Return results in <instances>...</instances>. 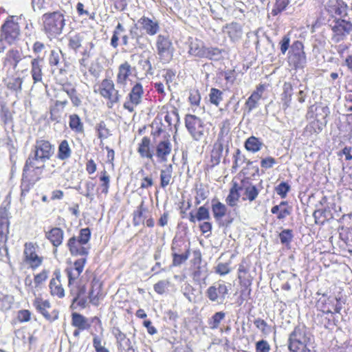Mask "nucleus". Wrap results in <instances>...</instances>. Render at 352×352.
I'll use <instances>...</instances> for the list:
<instances>
[{
	"label": "nucleus",
	"instance_id": "nucleus-1",
	"mask_svg": "<svg viewBox=\"0 0 352 352\" xmlns=\"http://www.w3.org/2000/svg\"><path fill=\"white\" fill-rule=\"evenodd\" d=\"M41 21V30L50 40L56 38L61 35L66 25L65 16L60 11L43 14Z\"/></svg>",
	"mask_w": 352,
	"mask_h": 352
},
{
	"label": "nucleus",
	"instance_id": "nucleus-2",
	"mask_svg": "<svg viewBox=\"0 0 352 352\" xmlns=\"http://www.w3.org/2000/svg\"><path fill=\"white\" fill-rule=\"evenodd\" d=\"M10 214L9 208L6 206H0V247L1 260L5 263H10L8 249L5 245L8 241V234L9 233Z\"/></svg>",
	"mask_w": 352,
	"mask_h": 352
},
{
	"label": "nucleus",
	"instance_id": "nucleus-3",
	"mask_svg": "<svg viewBox=\"0 0 352 352\" xmlns=\"http://www.w3.org/2000/svg\"><path fill=\"white\" fill-rule=\"evenodd\" d=\"M309 334L304 327H296L289 338V349L291 352H310Z\"/></svg>",
	"mask_w": 352,
	"mask_h": 352
},
{
	"label": "nucleus",
	"instance_id": "nucleus-4",
	"mask_svg": "<svg viewBox=\"0 0 352 352\" xmlns=\"http://www.w3.org/2000/svg\"><path fill=\"white\" fill-rule=\"evenodd\" d=\"M15 16H8L1 28L0 36L9 44L19 40L20 28Z\"/></svg>",
	"mask_w": 352,
	"mask_h": 352
},
{
	"label": "nucleus",
	"instance_id": "nucleus-5",
	"mask_svg": "<svg viewBox=\"0 0 352 352\" xmlns=\"http://www.w3.org/2000/svg\"><path fill=\"white\" fill-rule=\"evenodd\" d=\"M144 89L142 83L135 82L126 96L123 108L130 113L135 111V108L142 104L144 98Z\"/></svg>",
	"mask_w": 352,
	"mask_h": 352
},
{
	"label": "nucleus",
	"instance_id": "nucleus-6",
	"mask_svg": "<svg viewBox=\"0 0 352 352\" xmlns=\"http://www.w3.org/2000/svg\"><path fill=\"white\" fill-rule=\"evenodd\" d=\"M288 63L296 69L305 66L307 58L302 42L296 41L292 43L289 50Z\"/></svg>",
	"mask_w": 352,
	"mask_h": 352
},
{
	"label": "nucleus",
	"instance_id": "nucleus-7",
	"mask_svg": "<svg viewBox=\"0 0 352 352\" xmlns=\"http://www.w3.org/2000/svg\"><path fill=\"white\" fill-rule=\"evenodd\" d=\"M99 93L108 100L107 104L109 108H112L121 99L119 91L115 89V85L111 79L106 78L101 82Z\"/></svg>",
	"mask_w": 352,
	"mask_h": 352
},
{
	"label": "nucleus",
	"instance_id": "nucleus-8",
	"mask_svg": "<svg viewBox=\"0 0 352 352\" xmlns=\"http://www.w3.org/2000/svg\"><path fill=\"white\" fill-rule=\"evenodd\" d=\"M329 25L333 32L331 39L336 43L342 41L352 31V23L342 19H333Z\"/></svg>",
	"mask_w": 352,
	"mask_h": 352
},
{
	"label": "nucleus",
	"instance_id": "nucleus-9",
	"mask_svg": "<svg viewBox=\"0 0 352 352\" xmlns=\"http://www.w3.org/2000/svg\"><path fill=\"white\" fill-rule=\"evenodd\" d=\"M173 265L179 266L185 262L189 256V244L182 241L174 239L171 247Z\"/></svg>",
	"mask_w": 352,
	"mask_h": 352
},
{
	"label": "nucleus",
	"instance_id": "nucleus-10",
	"mask_svg": "<svg viewBox=\"0 0 352 352\" xmlns=\"http://www.w3.org/2000/svg\"><path fill=\"white\" fill-rule=\"evenodd\" d=\"M185 125L195 140H199L204 135V125L203 121L195 115L188 114L185 118Z\"/></svg>",
	"mask_w": 352,
	"mask_h": 352
},
{
	"label": "nucleus",
	"instance_id": "nucleus-11",
	"mask_svg": "<svg viewBox=\"0 0 352 352\" xmlns=\"http://www.w3.org/2000/svg\"><path fill=\"white\" fill-rule=\"evenodd\" d=\"M30 153L46 162L54 155V146L47 140H37Z\"/></svg>",
	"mask_w": 352,
	"mask_h": 352
},
{
	"label": "nucleus",
	"instance_id": "nucleus-12",
	"mask_svg": "<svg viewBox=\"0 0 352 352\" xmlns=\"http://www.w3.org/2000/svg\"><path fill=\"white\" fill-rule=\"evenodd\" d=\"M155 45L157 53L161 59L166 60L171 57L174 49L168 36L159 34Z\"/></svg>",
	"mask_w": 352,
	"mask_h": 352
},
{
	"label": "nucleus",
	"instance_id": "nucleus-13",
	"mask_svg": "<svg viewBox=\"0 0 352 352\" xmlns=\"http://www.w3.org/2000/svg\"><path fill=\"white\" fill-rule=\"evenodd\" d=\"M24 256L25 263H28L32 270L38 267L43 262V258L36 254V248L31 243H25Z\"/></svg>",
	"mask_w": 352,
	"mask_h": 352
},
{
	"label": "nucleus",
	"instance_id": "nucleus-14",
	"mask_svg": "<svg viewBox=\"0 0 352 352\" xmlns=\"http://www.w3.org/2000/svg\"><path fill=\"white\" fill-rule=\"evenodd\" d=\"M327 12L335 19L346 15L347 5L342 0H329L325 6Z\"/></svg>",
	"mask_w": 352,
	"mask_h": 352
},
{
	"label": "nucleus",
	"instance_id": "nucleus-15",
	"mask_svg": "<svg viewBox=\"0 0 352 352\" xmlns=\"http://www.w3.org/2000/svg\"><path fill=\"white\" fill-rule=\"evenodd\" d=\"M33 305L37 311L41 314L47 320L52 322L58 318V312L55 310L51 314L47 311V309L51 307L48 300H43L41 298H36L33 301Z\"/></svg>",
	"mask_w": 352,
	"mask_h": 352
},
{
	"label": "nucleus",
	"instance_id": "nucleus-16",
	"mask_svg": "<svg viewBox=\"0 0 352 352\" xmlns=\"http://www.w3.org/2000/svg\"><path fill=\"white\" fill-rule=\"evenodd\" d=\"M86 260L85 257L77 259L73 266L65 269V272L68 277V285H72L73 283L76 282V280L83 271Z\"/></svg>",
	"mask_w": 352,
	"mask_h": 352
},
{
	"label": "nucleus",
	"instance_id": "nucleus-17",
	"mask_svg": "<svg viewBox=\"0 0 352 352\" xmlns=\"http://www.w3.org/2000/svg\"><path fill=\"white\" fill-rule=\"evenodd\" d=\"M44 58L36 56L31 61L30 74L34 84L43 82Z\"/></svg>",
	"mask_w": 352,
	"mask_h": 352
},
{
	"label": "nucleus",
	"instance_id": "nucleus-18",
	"mask_svg": "<svg viewBox=\"0 0 352 352\" xmlns=\"http://www.w3.org/2000/svg\"><path fill=\"white\" fill-rule=\"evenodd\" d=\"M63 58V54L60 50H52L48 57V63L51 67H56L60 74H65L69 67V63H65L61 67L60 58Z\"/></svg>",
	"mask_w": 352,
	"mask_h": 352
},
{
	"label": "nucleus",
	"instance_id": "nucleus-19",
	"mask_svg": "<svg viewBox=\"0 0 352 352\" xmlns=\"http://www.w3.org/2000/svg\"><path fill=\"white\" fill-rule=\"evenodd\" d=\"M67 247L72 255L85 256L89 253V248L79 241L76 236L71 237L67 241Z\"/></svg>",
	"mask_w": 352,
	"mask_h": 352
},
{
	"label": "nucleus",
	"instance_id": "nucleus-20",
	"mask_svg": "<svg viewBox=\"0 0 352 352\" xmlns=\"http://www.w3.org/2000/svg\"><path fill=\"white\" fill-rule=\"evenodd\" d=\"M172 151V145L169 140H164L160 141L156 145V156L159 159L160 162H165L167 161L168 156Z\"/></svg>",
	"mask_w": 352,
	"mask_h": 352
},
{
	"label": "nucleus",
	"instance_id": "nucleus-21",
	"mask_svg": "<svg viewBox=\"0 0 352 352\" xmlns=\"http://www.w3.org/2000/svg\"><path fill=\"white\" fill-rule=\"evenodd\" d=\"M55 278H53L50 282V289L51 294L54 296H57L59 298H62L65 296V290L62 287L60 283V272L58 270H56L54 273Z\"/></svg>",
	"mask_w": 352,
	"mask_h": 352
},
{
	"label": "nucleus",
	"instance_id": "nucleus-22",
	"mask_svg": "<svg viewBox=\"0 0 352 352\" xmlns=\"http://www.w3.org/2000/svg\"><path fill=\"white\" fill-rule=\"evenodd\" d=\"M124 32H125V29H124V26L122 25V24H121L120 23H118L113 30V35L111 38V45L113 48L116 49L118 47L120 36H121V38H122V42L123 45L127 46L129 45V36L127 34L122 35V34Z\"/></svg>",
	"mask_w": 352,
	"mask_h": 352
},
{
	"label": "nucleus",
	"instance_id": "nucleus-23",
	"mask_svg": "<svg viewBox=\"0 0 352 352\" xmlns=\"http://www.w3.org/2000/svg\"><path fill=\"white\" fill-rule=\"evenodd\" d=\"M138 23L141 25L142 29L150 36L155 35L160 30L159 23L148 17L142 16Z\"/></svg>",
	"mask_w": 352,
	"mask_h": 352
},
{
	"label": "nucleus",
	"instance_id": "nucleus-24",
	"mask_svg": "<svg viewBox=\"0 0 352 352\" xmlns=\"http://www.w3.org/2000/svg\"><path fill=\"white\" fill-rule=\"evenodd\" d=\"M102 283L101 282L94 278L91 283V289L89 292L88 298L89 302L94 305H98L99 299L102 295Z\"/></svg>",
	"mask_w": 352,
	"mask_h": 352
},
{
	"label": "nucleus",
	"instance_id": "nucleus-25",
	"mask_svg": "<svg viewBox=\"0 0 352 352\" xmlns=\"http://www.w3.org/2000/svg\"><path fill=\"white\" fill-rule=\"evenodd\" d=\"M111 333L116 340L118 348L122 350L125 349L126 348L129 350L132 349L130 339L126 338V334L122 332L119 327H113L111 329Z\"/></svg>",
	"mask_w": 352,
	"mask_h": 352
},
{
	"label": "nucleus",
	"instance_id": "nucleus-26",
	"mask_svg": "<svg viewBox=\"0 0 352 352\" xmlns=\"http://www.w3.org/2000/svg\"><path fill=\"white\" fill-rule=\"evenodd\" d=\"M95 45L93 42L87 43L84 47L83 50L80 53L82 57L78 59L80 70L81 72L86 74V69L88 65V61L91 56V50L94 48Z\"/></svg>",
	"mask_w": 352,
	"mask_h": 352
},
{
	"label": "nucleus",
	"instance_id": "nucleus-27",
	"mask_svg": "<svg viewBox=\"0 0 352 352\" xmlns=\"http://www.w3.org/2000/svg\"><path fill=\"white\" fill-rule=\"evenodd\" d=\"M188 53L194 56L203 58L204 56V50L206 48L204 46V43L197 39L193 38H189L188 39Z\"/></svg>",
	"mask_w": 352,
	"mask_h": 352
},
{
	"label": "nucleus",
	"instance_id": "nucleus-28",
	"mask_svg": "<svg viewBox=\"0 0 352 352\" xmlns=\"http://www.w3.org/2000/svg\"><path fill=\"white\" fill-rule=\"evenodd\" d=\"M64 236L63 230L60 228H53L46 232L45 236L54 247H58L63 243Z\"/></svg>",
	"mask_w": 352,
	"mask_h": 352
},
{
	"label": "nucleus",
	"instance_id": "nucleus-29",
	"mask_svg": "<svg viewBox=\"0 0 352 352\" xmlns=\"http://www.w3.org/2000/svg\"><path fill=\"white\" fill-rule=\"evenodd\" d=\"M173 167L171 164H164L163 168L160 170V186L165 188L171 184Z\"/></svg>",
	"mask_w": 352,
	"mask_h": 352
},
{
	"label": "nucleus",
	"instance_id": "nucleus-30",
	"mask_svg": "<svg viewBox=\"0 0 352 352\" xmlns=\"http://www.w3.org/2000/svg\"><path fill=\"white\" fill-rule=\"evenodd\" d=\"M131 73L132 67L131 65L127 61L122 63L118 67L117 83L120 85H125L127 78Z\"/></svg>",
	"mask_w": 352,
	"mask_h": 352
},
{
	"label": "nucleus",
	"instance_id": "nucleus-31",
	"mask_svg": "<svg viewBox=\"0 0 352 352\" xmlns=\"http://www.w3.org/2000/svg\"><path fill=\"white\" fill-rule=\"evenodd\" d=\"M223 32L227 34L232 41H234L241 36L242 28L239 23L233 22L225 26Z\"/></svg>",
	"mask_w": 352,
	"mask_h": 352
},
{
	"label": "nucleus",
	"instance_id": "nucleus-32",
	"mask_svg": "<svg viewBox=\"0 0 352 352\" xmlns=\"http://www.w3.org/2000/svg\"><path fill=\"white\" fill-rule=\"evenodd\" d=\"M164 120L168 124L170 130L172 129V127H174L175 132H177L179 124V116L178 111L175 107H173L172 109L166 113Z\"/></svg>",
	"mask_w": 352,
	"mask_h": 352
},
{
	"label": "nucleus",
	"instance_id": "nucleus-33",
	"mask_svg": "<svg viewBox=\"0 0 352 352\" xmlns=\"http://www.w3.org/2000/svg\"><path fill=\"white\" fill-rule=\"evenodd\" d=\"M239 188L241 191H244V194L250 201H254L258 195V190L256 187L249 182L242 181Z\"/></svg>",
	"mask_w": 352,
	"mask_h": 352
},
{
	"label": "nucleus",
	"instance_id": "nucleus-34",
	"mask_svg": "<svg viewBox=\"0 0 352 352\" xmlns=\"http://www.w3.org/2000/svg\"><path fill=\"white\" fill-rule=\"evenodd\" d=\"M42 173L43 172H38L29 166L27 167V165L25 164L23 168L22 178L23 181H30L36 183L41 179Z\"/></svg>",
	"mask_w": 352,
	"mask_h": 352
},
{
	"label": "nucleus",
	"instance_id": "nucleus-35",
	"mask_svg": "<svg viewBox=\"0 0 352 352\" xmlns=\"http://www.w3.org/2000/svg\"><path fill=\"white\" fill-rule=\"evenodd\" d=\"M151 140L148 137L144 136L139 144L138 151L142 157H146L152 160L153 153L150 149Z\"/></svg>",
	"mask_w": 352,
	"mask_h": 352
},
{
	"label": "nucleus",
	"instance_id": "nucleus-36",
	"mask_svg": "<svg viewBox=\"0 0 352 352\" xmlns=\"http://www.w3.org/2000/svg\"><path fill=\"white\" fill-rule=\"evenodd\" d=\"M262 87L257 88L251 96L248 98L245 102V108L248 113L251 112L254 109L258 107V101L261 98Z\"/></svg>",
	"mask_w": 352,
	"mask_h": 352
},
{
	"label": "nucleus",
	"instance_id": "nucleus-37",
	"mask_svg": "<svg viewBox=\"0 0 352 352\" xmlns=\"http://www.w3.org/2000/svg\"><path fill=\"white\" fill-rule=\"evenodd\" d=\"M67 100H56L53 106L50 107V118L52 120L58 121L60 113L63 111L65 107L67 104Z\"/></svg>",
	"mask_w": 352,
	"mask_h": 352
},
{
	"label": "nucleus",
	"instance_id": "nucleus-38",
	"mask_svg": "<svg viewBox=\"0 0 352 352\" xmlns=\"http://www.w3.org/2000/svg\"><path fill=\"white\" fill-rule=\"evenodd\" d=\"M45 160H41L40 158L30 153L25 164L27 165V167L29 166L31 168H35L36 170L38 172H43V170L45 169Z\"/></svg>",
	"mask_w": 352,
	"mask_h": 352
},
{
	"label": "nucleus",
	"instance_id": "nucleus-39",
	"mask_svg": "<svg viewBox=\"0 0 352 352\" xmlns=\"http://www.w3.org/2000/svg\"><path fill=\"white\" fill-rule=\"evenodd\" d=\"M293 95V87L291 83L285 82L283 85V92L281 95L283 102V108L284 110L290 106L292 97Z\"/></svg>",
	"mask_w": 352,
	"mask_h": 352
},
{
	"label": "nucleus",
	"instance_id": "nucleus-40",
	"mask_svg": "<svg viewBox=\"0 0 352 352\" xmlns=\"http://www.w3.org/2000/svg\"><path fill=\"white\" fill-rule=\"evenodd\" d=\"M72 324L79 330L83 331L89 327L87 319L78 313H73L72 315Z\"/></svg>",
	"mask_w": 352,
	"mask_h": 352
},
{
	"label": "nucleus",
	"instance_id": "nucleus-41",
	"mask_svg": "<svg viewBox=\"0 0 352 352\" xmlns=\"http://www.w3.org/2000/svg\"><path fill=\"white\" fill-rule=\"evenodd\" d=\"M263 145L262 141L253 135L248 138L245 142V148L252 153H256L260 151Z\"/></svg>",
	"mask_w": 352,
	"mask_h": 352
},
{
	"label": "nucleus",
	"instance_id": "nucleus-42",
	"mask_svg": "<svg viewBox=\"0 0 352 352\" xmlns=\"http://www.w3.org/2000/svg\"><path fill=\"white\" fill-rule=\"evenodd\" d=\"M70 289V294L73 296V303L77 301L79 297L84 296L86 293V287L77 282L73 283L72 285H68Z\"/></svg>",
	"mask_w": 352,
	"mask_h": 352
},
{
	"label": "nucleus",
	"instance_id": "nucleus-43",
	"mask_svg": "<svg viewBox=\"0 0 352 352\" xmlns=\"http://www.w3.org/2000/svg\"><path fill=\"white\" fill-rule=\"evenodd\" d=\"M210 214L208 209L204 206H201L198 208L195 214L190 212L189 214V220L192 223H195L196 221H201L209 219Z\"/></svg>",
	"mask_w": 352,
	"mask_h": 352
},
{
	"label": "nucleus",
	"instance_id": "nucleus-44",
	"mask_svg": "<svg viewBox=\"0 0 352 352\" xmlns=\"http://www.w3.org/2000/svg\"><path fill=\"white\" fill-rule=\"evenodd\" d=\"M72 155V150L67 140L61 141L58 148L57 158L60 160L69 159Z\"/></svg>",
	"mask_w": 352,
	"mask_h": 352
},
{
	"label": "nucleus",
	"instance_id": "nucleus-45",
	"mask_svg": "<svg viewBox=\"0 0 352 352\" xmlns=\"http://www.w3.org/2000/svg\"><path fill=\"white\" fill-rule=\"evenodd\" d=\"M211 162L212 164L208 165L207 167L208 174H212L215 166L220 162V144H217V143L215 144L214 149L212 151Z\"/></svg>",
	"mask_w": 352,
	"mask_h": 352
},
{
	"label": "nucleus",
	"instance_id": "nucleus-46",
	"mask_svg": "<svg viewBox=\"0 0 352 352\" xmlns=\"http://www.w3.org/2000/svg\"><path fill=\"white\" fill-rule=\"evenodd\" d=\"M82 41L83 36L81 34L72 35L68 38V47L77 53L78 50L82 47Z\"/></svg>",
	"mask_w": 352,
	"mask_h": 352
},
{
	"label": "nucleus",
	"instance_id": "nucleus-47",
	"mask_svg": "<svg viewBox=\"0 0 352 352\" xmlns=\"http://www.w3.org/2000/svg\"><path fill=\"white\" fill-rule=\"evenodd\" d=\"M239 190H241L239 186L236 183H234L226 199V201L230 206H234L236 204L240 196L239 192Z\"/></svg>",
	"mask_w": 352,
	"mask_h": 352
},
{
	"label": "nucleus",
	"instance_id": "nucleus-48",
	"mask_svg": "<svg viewBox=\"0 0 352 352\" xmlns=\"http://www.w3.org/2000/svg\"><path fill=\"white\" fill-rule=\"evenodd\" d=\"M0 121L4 126L12 124L13 116L10 109L5 105L0 109Z\"/></svg>",
	"mask_w": 352,
	"mask_h": 352
},
{
	"label": "nucleus",
	"instance_id": "nucleus-49",
	"mask_svg": "<svg viewBox=\"0 0 352 352\" xmlns=\"http://www.w3.org/2000/svg\"><path fill=\"white\" fill-rule=\"evenodd\" d=\"M69 125L71 129L75 132L80 133L83 131V124L76 114H72L69 116Z\"/></svg>",
	"mask_w": 352,
	"mask_h": 352
},
{
	"label": "nucleus",
	"instance_id": "nucleus-50",
	"mask_svg": "<svg viewBox=\"0 0 352 352\" xmlns=\"http://www.w3.org/2000/svg\"><path fill=\"white\" fill-rule=\"evenodd\" d=\"M23 79L20 77H13L8 80L7 87L8 88L18 94L21 93L22 89Z\"/></svg>",
	"mask_w": 352,
	"mask_h": 352
},
{
	"label": "nucleus",
	"instance_id": "nucleus-51",
	"mask_svg": "<svg viewBox=\"0 0 352 352\" xmlns=\"http://www.w3.org/2000/svg\"><path fill=\"white\" fill-rule=\"evenodd\" d=\"M7 58L14 68H16L19 63L22 60V53L17 50H10L7 54Z\"/></svg>",
	"mask_w": 352,
	"mask_h": 352
},
{
	"label": "nucleus",
	"instance_id": "nucleus-52",
	"mask_svg": "<svg viewBox=\"0 0 352 352\" xmlns=\"http://www.w3.org/2000/svg\"><path fill=\"white\" fill-rule=\"evenodd\" d=\"M208 195V190L202 184L196 186V196H195V204L196 205L200 204V203L207 198Z\"/></svg>",
	"mask_w": 352,
	"mask_h": 352
},
{
	"label": "nucleus",
	"instance_id": "nucleus-53",
	"mask_svg": "<svg viewBox=\"0 0 352 352\" xmlns=\"http://www.w3.org/2000/svg\"><path fill=\"white\" fill-rule=\"evenodd\" d=\"M52 0H32V6L34 11L46 10L51 4Z\"/></svg>",
	"mask_w": 352,
	"mask_h": 352
},
{
	"label": "nucleus",
	"instance_id": "nucleus-54",
	"mask_svg": "<svg viewBox=\"0 0 352 352\" xmlns=\"http://www.w3.org/2000/svg\"><path fill=\"white\" fill-rule=\"evenodd\" d=\"M96 130L98 131V137L100 140L107 139L111 135L104 121H101L97 124Z\"/></svg>",
	"mask_w": 352,
	"mask_h": 352
},
{
	"label": "nucleus",
	"instance_id": "nucleus-55",
	"mask_svg": "<svg viewBox=\"0 0 352 352\" xmlns=\"http://www.w3.org/2000/svg\"><path fill=\"white\" fill-rule=\"evenodd\" d=\"M96 187V184L92 181H87L85 183V191L80 192V193L86 197L89 198L91 201H92L94 198V191Z\"/></svg>",
	"mask_w": 352,
	"mask_h": 352
},
{
	"label": "nucleus",
	"instance_id": "nucleus-56",
	"mask_svg": "<svg viewBox=\"0 0 352 352\" xmlns=\"http://www.w3.org/2000/svg\"><path fill=\"white\" fill-rule=\"evenodd\" d=\"M289 3V0H276L272 14L276 16L283 12Z\"/></svg>",
	"mask_w": 352,
	"mask_h": 352
},
{
	"label": "nucleus",
	"instance_id": "nucleus-57",
	"mask_svg": "<svg viewBox=\"0 0 352 352\" xmlns=\"http://www.w3.org/2000/svg\"><path fill=\"white\" fill-rule=\"evenodd\" d=\"M204 56L210 60H219L220 58V50L218 48H206L204 50Z\"/></svg>",
	"mask_w": 352,
	"mask_h": 352
},
{
	"label": "nucleus",
	"instance_id": "nucleus-58",
	"mask_svg": "<svg viewBox=\"0 0 352 352\" xmlns=\"http://www.w3.org/2000/svg\"><path fill=\"white\" fill-rule=\"evenodd\" d=\"M100 180L102 182L101 184L102 188V193L107 194L109 188V176L105 170L102 172L101 175L100 177Z\"/></svg>",
	"mask_w": 352,
	"mask_h": 352
},
{
	"label": "nucleus",
	"instance_id": "nucleus-59",
	"mask_svg": "<svg viewBox=\"0 0 352 352\" xmlns=\"http://www.w3.org/2000/svg\"><path fill=\"white\" fill-rule=\"evenodd\" d=\"M209 101L211 104L218 107L220 101V91L216 88H212L209 94Z\"/></svg>",
	"mask_w": 352,
	"mask_h": 352
},
{
	"label": "nucleus",
	"instance_id": "nucleus-60",
	"mask_svg": "<svg viewBox=\"0 0 352 352\" xmlns=\"http://www.w3.org/2000/svg\"><path fill=\"white\" fill-rule=\"evenodd\" d=\"M90 237V230L88 228H87L81 229L80 230L79 236L76 238L79 241L86 245L89 242Z\"/></svg>",
	"mask_w": 352,
	"mask_h": 352
},
{
	"label": "nucleus",
	"instance_id": "nucleus-61",
	"mask_svg": "<svg viewBox=\"0 0 352 352\" xmlns=\"http://www.w3.org/2000/svg\"><path fill=\"white\" fill-rule=\"evenodd\" d=\"M280 240L283 244L289 243L293 238L292 230H284L279 234Z\"/></svg>",
	"mask_w": 352,
	"mask_h": 352
},
{
	"label": "nucleus",
	"instance_id": "nucleus-62",
	"mask_svg": "<svg viewBox=\"0 0 352 352\" xmlns=\"http://www.w3.org/2000/svg\"><path fill=\"white\" fill-rule=\"evenodd\" d=\"M254 324L259 330H261L263 333H267L270 331V327L267 324V322L261 318H257L254 321Z\"/></svg>",
	"mask_w": 352,
	"mask_h": 352
},
{
	"label": "nucleus",
	"instance_id": "nucleus-63",
	"mask_svg": "<svg viewBox=\"0 0 352 352\" xmlns=\"http://www.w3.org/2000/svg\"><path fill=\"white\" fill-rule=\"evenodd\" d=\"M276 190L278 195H279L282 198H285L287 193L290 190V186L285 182H281L278 185Z\"/></svg>",
	"mask_w": 352,
	"mask_h": 352
},
{
	"label": "nucleus",
	"instance_id": "nucleus-64",
	"mask_svg": "<svg viewBox=\"0 0 352 352\" xmlns=\"http://www.w3.org/2000/svg\"><path fill=\"white\" fill-rule=\"evenodd\" d=\"M270 350V346L266 340H262L256 343V352H269Z\"/></svg>",
	"mask_w": 352,
	"mask_h": 352
}]
</instances>
